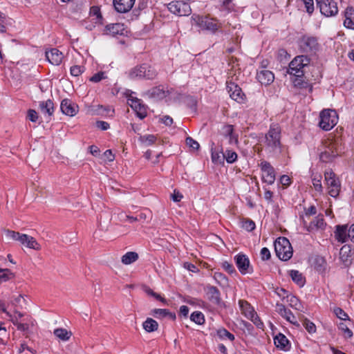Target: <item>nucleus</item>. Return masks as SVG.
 <instances>
[{"instance_id": "obj_1", "label": "nucleus", "mask_w": 354, "mask_h": 354, "mask_svg": "<svg viewBox=\"0 0 354 354\" xmlns=\"http://www.w3.org/2000/svg\"><path fill=\"white\" fill-rule=\"evenodd\" d=\"M265 150L273 156L279 154L281 151V128L278 124L270 125V129L265 135L262 141Z\"/></svg>"}, {"instance_id": "obj_2", "label": "nucleus", "mask_w": 354, "mask_h": 354, "mask_svg": "<svg viewBox=\"0 0 354 354\" xmlns=\"http://www.w3.org/2000/svg\"><path fill=\"white\" fill-rule=\"evenodd\" d=\"M310 59L306 55L296 56L289 64L288 72L297 77H301L309 67Z\"/></svg>"}, {"instance_id": "obj_3", "label": "nucleus", "mask_w": 354, "mask_h": 354, "mask_svg": "<svg viewBox=\"0 0 354 354\" xmlns=\"http://www.w3.org/2000/svg\"><path fill=\"white\" fill-rule=\"evenodd\" d=\"M157 75V72L151 66L147 64H142L132 68L128 72V77L131 80H137L145 78L147 80H153Z\"/></svg>"}, {"instance_id": "obj_4", "label": "nucleus", "mask_w": 354, "mask_h": 354, "mask_svg": "<svg viewBox=\"0 0 354 354\" xmlns=\"http://www.w3.org/2000/svg\"><path fill=\"white\" fill-rule=\"evenodd\" d=\"M274 250L277 256L282 261H288L292 256V248L289 240L285 237H279L274 242Z\"/></svg>"}, {"instance_id": "obj_5", "label": "nucleus", "mask_w": 354, "mask_h": 354, "mask_svg": "<svg viewBox=\"0 0 354 354\" xmlns=\"http://www.w3.org/2000/svg\"><path fill=\"white\" fill-rule=\"evenodd\" d=\"M319 118V125L320 128L325 131L330 130L338 122L337 113L333 109L323 110L320 113Z\"/></svg>"}, {"instance_id": "obj_6", "label": "nucleus", "mask_w": 354, "mask_h": 354, "mask_svg": "<svg viewBox=\"0 0 354 354\" xmlns=\"http://www.w3.org/2000/svg\"><path fill=\"white\" fill-rule=\"evenodd\" d=\"M192 19L195 24L203 30H207L214 33L221 28V24L214 18L197 15L192 17Z\"/></svg>"}, {"instance_id": "obj_7", "label": "nucleus", "mask_w": 354, "mask_h": 354, "mask_svg": "<svg viewBox=\"0 0 354 354\" xmlns=\"http://www.w3.org/2000/svg\"><path fill=\"white\" fill-rule=\"evenodd\" d=\"M319 150V158L322 162H330L338 156L337 144L330 140H325Z\"/></svg>"}, {"instance_id": "obj_8", "label": "nucleus", "mask_w": 354, "mask_h": 354, "mask_svg": "<svg viewBox=\"0 0 354 354\" xmlns=\"http://www.w3.org/2000/svg\"><path fill=\"white\" fill-rule=\"evenodd\" d=\"M324 178L328 194L332 197L336 198L341 189L339 180L332 170L326 171Z\"/></svg>"}, {"instance_id": "obj_9", "label": "nucleus", "mask_w": 354, "mask_h": 354, "mask_svg": "<svg viewBox=\"0 0 354 354\" xmlns=\"http://www.w3.org/2000/svg\"><path fill=\"white\" fill-rule=\"evenodd\" d=\"M300 50L306 53L314 54L319 49V44L315 37L304 35L299 41Z\"/></svg>"}, {"instance_id": "obj_10", "label": "nucleus", "mask_w": 354, "mask_h": 354, "mask_svg": "<svg viewBox=\"0 0 354 354\" xmlns=\"http://www.w3.org/2000/svg\"><path fill=\"white\" fill-rule=\"evenodd\" d=\"M169 10L178 16H187L191 13L190 6L181 1H171L168 4Z\"/></svg>"}, {"instance_id": "obj_11", "label": "nucleus", "mask_w": 354, "mask_h": 354, "mask_svg": "<svg viewBox=\"0 0 354 354\" xmlns=\"http://www.w3.org/2000/svg\"><path fill=\"white\" fill-rule=\"evenodd\" d=\"M262 171V179L263 182L268 185H272L275 180V171L273 167L270 162L263 160L259 164Z\"/></svg>"}, {"instance_id": "obj_12", "label": "nucleus", "mask_w": 354, "mask_h": 354, "mask_svg": "<svg viewBox=\"0 0 354 354\" xmlns=\"http://www.w3.org/2000/svg\"><path fill=\"white\" fill-rule=\"evenodd\" d=\"M234 261L241 274H245L252 271L250 266V260L245 254H238L234 257Z\"/></svg>"}, {"instance_id": "obj_13", "label": "nucleus", "mask_w": 354, "mask_h": 354, "mask_svg": "<svg viewBox=\"0 0 354 354\" xmlns=\"http://www.w3.org/2000/svg\"><path fill=\"white\" fill-rule=\"evenodd\" d=\"M128 104L136 112L138 116L143 119L147 115L145 106L141 102V100L130 96L128 97Z\"/></svg>"}, {"instance_id": "obj_14", "label": "nucleus", "mask_w": 354, "mask_h": 354, "mask_svg": "<svg viewBox=\"0 0 354 354\" xmlns=\"http://www.w3.org/2000/svg\"><path fill=\"white\" fill-rule=\"evenodd\" d=\"M319 8L321 13L326 17L335 16L338 12L337 3L333 0H326V2L319 6Z\"/></svg>"}, {"instance_id": "obj_15", "label": "nucleus", "mask_w": 354, "mask_h": 354, "mask_svg": "<svg viewBox=\"0 0 354 354\" xmlns=\"http://www.w3.org/2000/svg\"><path fill=\"white\" fill-rule=\"evenodd\" d=\"M227 91L230 97L239 103L244 101L245 94L243 93L242 89L234 83L230 82L227 84Z\"/></svg>"}, {"instance_id": "obj_16", "label": "nucleus", "mask_w": 354, "mask_h": 354, "mask_svg": "<svg viewBox=\"0 0 354 354\" xmlns=\"http://www.w3.org/2000/svg\"><path fill=\"white\" fill-rule=\"evenodd\" d=\"M276 311L288 322L294 325L299 326L295 316L290 310L287 309L283 304L277 303L276 305Z\"/></svg>"}, {"instance_id": "obj_17", "label": "nucleus", "mask_w": 354, "mask_h": 354, "mask_svg": "<svg viewBox=\"0 0 354 354\" xmlns=\"http://www.w3.org/2000/svg\"><path fill=\"white\" fill-rule=\"evenodd\" d=\"M169 93V91L167 90L163 86H158L152 88L147 91L145 95L155 100H159L165 98Z\"/></svg>"}, {"instance_id": "obj_18", "label": "nucleus", "mask_w": 354, "mask_h": 354, "mask_svg": "<svg viewBox=\"0 0 354 354\" xmlns=\"http://www.w3.org/2000/svg\"><path fill=\"white\" fill-rule=\"evenodd\" d=\"M46 57L47 60L55 66L59 65L64 58L62 53L57 48H52L49 51H46Z\"/></svg>"}, {"instance_id": "obj_19", "label": "nucleus", "mask_w": 354, "mask_h": 354, "mask_svg": "<svg viewBox=\"0 0 354 354\" xmlns=\"http://www.w3.org/2000/svg\"><path fill=\"white\" fill-rule=\"evenodd\" d=\"M136 0H113V6L117 12L125 13L133 6Z\"/></svg>"}, {"instance_id": "obj_20", "label": "nucleus", "mask_w": 354, "mask_h": 354, "mask_svg": "<svg viewBox=\"0 0 354 354\" xmlns=\"http://www.w3.org/2000/svg\"><path fill=\"white\" fill-rule=\"evenodd\" d=\"M257 78L261 84L269 85L273 82L274 76L272 71L261 69L257 72Z\"/></svg>"}, {"instance_id": "obj_21", "label": "nucleus", "mask_w": 354, "mask_h": 354, "mask_svg": "<svg viewBox=\"0 0 354 354\" xmlns=\"http://www.w3.org/2000/svg\"><path fill=\"white\" fill-rule=\"evenodd\" d=\"M60 109L64 114L69 116L75 115L77 111V106L68 99L62 101Z\"/></svg>"}, {"instance_id": "obj_22", "label": "nucleus", "mask_w": 354, "mask_h": 354, "mask_svg": "<svg viewBox=\"0 0 354 354\" xmlns=\"http://www.w3.org/2000/svg\"><path fill=\"white\" fill-rule=\"evenodd\" d=\"M104 33L113 37L124 35V25L120 23L109 24L105 27Z\"/></svg>"}, {"instance_id": "obj_23", "label": "nucleus", "mask_w": 354, "mask_h": 354, "mask_svg": "<svg viewBox=\"0 0 354 354\" xmlns=\"http://www.w3.org/2000/svg\"><path fill=\"white\" fill-rule=\"evenodd\" d=\"M20 243L29 248L35 250H41V245H39V243H38L36 239L32 236H30L25 234H22V239Z\"/></svg>"}, {"instance_id": "obj_24", "label": "nucleus", "mask_w": 354, "mask_h": 354, "mask_svg": "<svg viewBox=\"0 0 354 354\" xmlns=\"http://www.w3.org/2000/svg\"><path fill=\"white\" fill-rule=\"evenodd\" d=\"M348 229L347 225H337L335 231V237L337 241L345 243L348 238Z\"/></svg>"}, {"instance_id": "obj_25", "label": "nucleus", "mask_w": 354, "mask_h": 354, "mask_svg": "<svg viewBox=\"0 0 354 354\" xmlns=\"http://www.w3.org/2000/svg\"><path fill=\"white\" fill-rule=\"evenodd\" d=\"M207 295L209 301H211L213 304H218L221 302L220 297V292L217 288L214 286H207Z\"/></svg>"}, {"instance_id": "obj_26", "label": "nucleus", "mask_w": 354, "mask_h": 354, "mask_svg": "<svg viewBox=\"0 0 354 354\" xmlns=\"http://www.w3.org/2000/svg\"><path fill=\"white\" fill-rule=\"evenodd\" d=\"M39 106L42 113L47 114L49 117L53 115L54 105L50 100L40 102Z\"/></svg>"}, {"instance_id": "obj_27", "label": "nucleus", "mask_w": 354, "mask_h": 354, "mask_svg": "<svg viewBox=\"0 0 354 354\" xmlns=\"http://www.w3.org/2000/svg\"><path fill=\"white\" fill-rule=\"evenodd\" d=\"M156 318L168 317L171 320L176 319V315L167 309L156 308L152 310L151 313Z\"/></svg>"}, {"instance_id": "obj_28", "label": "nucleus", "mask_w": 354, "mask_h": 354, "mask_svg": "<svg viewBox=\"0 0 354 354\" xmlns=\"http://www.w3.org/2000/svg\"><path fill=\"white\" fill-rule=\"evenodd\" d=\"M324 220L323 216H317L315 217V219L310 223V224L307 226L308 231H314L319 229H324L325 226Z\"/></svg>"}, {"instance_id": "obj_29", "label": "nucleus", "mask_w": 354, "mask_h": 354, "mask_svg": "<svg viewBox=\"0 0 354 354\" xmlns=\"http://www.w3.org/2000/svg\"><path fill=\"white\" fill-rule=\"evenodd\" d=\"M239 305L242 314H243L248 319L252 316L253 313L255 312L250 304L245 300H239Z\"/></svg>"}, {"instance_id": "obj_30", "label": "nucleus", "mask_w": 354, "mask_h": 354, "mask_svg": "<svg viewBox=\"0 0 354 354\" xmlns=\"http://www.w3.org/2000/svg\"><path fill=\"white\" fill-rule=\"evenodd\" d=\"M290 277L292 280L296 283L299 287H302L305 284V278L302 276V274L299 272L298 270H290Z\"/></svg>"}, {"instance_id": "obj_31", "label": "nucleus", "mask_w": 354, "mask_h": 354, "mask_svg": "<svg viewBox=\"0 0 354 354\" xmlns=\"http://www.w3.org/2000/svg\"><path fill=\"white\" fill-rule=\"evenodd\" d=\"M143 328L148 333L156 330L158 328V322L152 318H147L142 324Z\"/></svg>"}, {"instance_id": "obj_32", "label": "nucleus", "mask_w": 354, "mask_h": 354, "mask_svg": "<svg viewBox=\"0 0 354 354\" xmlns=\"http://www.w3.org/2000/svg\"><path fill=\"white\" fill-rule=\"evenodd\" d=\"M233 126L230 124H227L223 127V133L225 137L229 138L230 143H232L233 141L237 142V138L233 133Z\"/></svg>"}, {"instance_id": "obj_33", "label": "nucleus", "mask_w": 354, "mask_h": 354, "mask_svg": "<svg viewBox=\"0 0 354 354\" xmlns=\"http://www.w3.org/2000/svg\"><path fill=\"white\" fill-rule=\"evenodd\" d=\"M53 333L57 337L63 341L68 340L71 336V332H68L66 329L62 328L55 329Z\"/></svg>"}, {"instance_id": "obj_34", "label": "nucleus", "mask_w": 354, "mask_h": 354, "mask_svg": "<svg viewBox=\"0 0 354 354\" xmlns=\"http://www.w3.org/2000/svg\"><path fill=\"white\" fill-rule=\"evenodd\" d=\"M138 259V255L136 252H129L122 256V262L125 265H129L135 262Z\"/></svg>"}, {"instance_id": "obj_35", "label": "nucleus", "mask_w": 354, "mask_h": 354, "mask_svg": "<svg viewBox=\"0 0 354 354\" xmlns=\"http://www.w3.org/2000/svg\"><path fill=\"white\" fill-rule=\"evenodd\" d=\"M156 136L151 134L141 136L139 138L140 143L146 147L153 145L156 142Z\"/></svg>"}, {"instance_id": "obj_36", "label": "nucleus", "mask_w": 354, "mask_h": 354, "mask_svg": "<svg viewBox=\"0 0 354 354\" xmlns=\"http://www.w3.org/2000/svg\"><path fill=\"white\" fill-rule=\"evenodd\" d=\"M274 342L276 346L281 349L286 348L288 343V340L286 337L281 333L274 337Z\"/></svg>"}, {"instance_id": "obj_37", "label": "nucleus", "mask_w": 354, "mask_h": 354, "mask_svg": "<svg viewBox=\"0 0 354 354\" xmlns=\"http://www.w3.org/2000/svg\"><path fill=\"white\" fill-rule=\"evenodd\" d=\"M212 160L214 163L221 164L223 163V149L221 151H216L212 148Z\"/></svg>"}, {"instance_id": "obj_38", "label": "nucleus", "mask_w": 354, "mask_h": 354, "mask_svg": "<svg viewBox=\"0 0 354 354\" xmlns=\"http://www.w3.org/2000/svg\"><path fill=\"white\" fill-rule=\"evenodd\" d=\"M237 153L232 150L227 149L223 152V160H226L227 163H234L237 160Z\"/></svg>"}, {"instance_id": "obj_39", "label": "nucleus", "mask_w": 354, "mask_h": 354, "mask_svg": "<svg viewBox=\"0 0 354 354\" xmlns=\"http://www.w3.org/2000/svg\"><path fill=\"white\" fill-rule=\"evenodd\" d=\"M314 266L318 272H323L326 268L325 259L322 257H317L314 261Z\"/></svg>"}, {"instance_id": "obj_40", "label": "nucleus", "mask_w": 354, "mask_h": 354, "mask_svg": "<svg viewBox=\"0 0 354 354\" xmlns=\"http://www.w3.org/2000/svg\"><path fill=\"white\" fill-rule=\"evenodd\" d=\"M287 301L289 305L296 310H301V303L297 297L294 295H287Z\"/></svg>"}, {"instance_id": "obj_41", "label": "nucleus", "mask_w": 354, "mask_h": 354, "mask_svg": "<svg viewBox=\"0 0 354 354\" xmlns=\"http://www.w3.org/2000/svg\"><path fill=\"white\" fill-rule=\"evenodd\" d=\"M15 274L8 268L2 269L1 273H0V284L2 282H6L12 278Z\"/></svg>"}, {"instance_id": "obj_42", "label": "nucleus", "mask_w": 354, "mask_h": 354, "mask_svg": "<svg viewBox=\"0 0 354 354\" xmlns=\"http://www.w3.org/2000/svg\"><path fill=\"white\" fill-rule=\"evenodd\" d=\"M190 319L192 322H195L197 324H203L205 322L204 315L201 312L195 311L194 312L191 316Z\"/></svg>"}, {"instance_id": "obj_43", "label": "nucleus", "mask_w": 354, "mask_h": 354, "mask_svg": "<svg viewBox=\"0 0 354 354\" xmlns=\"http://www.w3.org/2000/svg\"><path fill=\"white\" fill-rule=\"evenodd\" d=\"M294 83L295 86H299L300 88H308L309 92H312L313 91L312 84L308 82L301 80L300 77L297 78L295 80Z\"/></svg>"}, {"instance_id": "obj_44", "label": "nucleus", "mask_w": 354, "mask_h": 354, "mask_svg": "<svg viewBox=\"0 0 354 354\" xmlns=\"http://www.w3.org/2000/svg\"><path fill=\"white\" fill-rule=\"evenodd\" d=\"M214 279L217 281L218 284L223 286H226L228 282L226 276L221 272H215L214 274Z\"/></svg>"}, {"instance_id": "obj_45", "label": "nucleus", "mask_w": 354, "mask_h": 354, "mask_svg": "<svg viewBox=\"0 0 354 354\" xmlns=\"http://www.w3.org/2000/svg\"><path fill=\"white\" fill-rule=\"evenodd\" d=\"M241 226L248 232L254 230L256 227L254 222L250 219L243 220L241 222Z\"/></svg>"}, {"instance_id": "obj_46", "label": "nucleus", "mask_w": 354, "mask_h": 354, "mask_svg": "<svg viewBox=\"0 0 354 354\" xmlns=\"http://www.w3.org/2000/svg\"><path fill=\"white\" fill-rule=\"evenodd\" d=\"M303 325L305 327V328L308 330V333H315V331H316V326L314 324V323H313L310 320H308L307 319H304V322H303Z\"/></svg>"}, {"instance_id": "obj_47", "label": "nucleus", "mask_w": 354, "mask_h": 354, "mask_svg": "<svg viewBox=\"0 0 354 354\" xmlns=\"http://www.w3.org/2000/svg\"><path fill=\"white\" fill-rule=\"evenodd\" d=\"M218 335L222 339L227 338L231 341L234 339V335L224 328L218 330Z\"/></svg>"}, {"instance_id": "obj_48", "label": "nucleus", "mask_w": 354, "mask_h": 354, "mask_svg": "<svg viewBox=\"0 0 354 354\" xmlns=\"http://www.w3.org/2000/svg\"><path fill=\"white\" fill-rule=\"evenodd\" d=\"M6 233L7 236L12 239L13 240L19 241V242L21 241L23 234L9 230H7Z\"/></svg>"}, {"instance_id": "obj_49", "label": "nucleus", "mask_w": 354, "mask_h": 354, "mask_svg": "<svg viewBox=\"0 0 354 354\" xmlns=\"http://www.w3.org/2000/svg\"><path fill=\"white\" fill-rule=\"evenodd\" d=\"M339 328L344 331L345 337L351 338L353 336V332L344 323H340L339 324Z\"/></svg>"}, {"instance_id": "obj_50", "label": "nucleus", "mask_w": 354, "mask_h": 354, "mask_svg": "<svg viewBox=\"0 0 354 354\" xmlns=\"http://www.w3.org/2000/svg\"><path fill=\"white\" fill-rule=\"evenodd\" d=\"M35 325V320H30V323L25 322V323H19L17 324V329L22 331H26L29 329L30 326H33Z\"/></svg>"}, {"instance_id": "obj_51", "label": "nucleus", "mask_w": 354, "mask_h": 354, "mask_svg": "<svg viewBox=\"0 0 354 354\" xmlns=\"http://www.w3.org/2000/svg\"><path fill=\"white\" fill-rule=\"evenodd\" d=\"M334 313L342 320L348 319V315L340 308H335Z\"/></svg>"}, {"instance_id": "obj_52", "label": "nucleus", "mask_w": 354, "mask_h": 354, "mask_svg": "<svg viewBox=\"0 0 354 354\" xmlns=\"http://www.w3.org/2000/svg\"><path fill=\"white\" fill-rule=\"evenodd\" d=\"M186 144L188 145L190 148H192L194 150H198L200 147V145L198 142L196 140H194L191 137H187L186 138Z\"/></svg>"}, {"instance_id": "obj_53", "label": "nucleus", "mask_w": 354, "mask_h": 354, "mask_svg": "<svg viewBox=\"0 0 354 354\" xmlns=\"http://www.w3.org/2000/svg\"><path fill=\"white\" fill-rule=\"evenodd\" d=\"M250 319L258 328H261L263 326V322L260 320L257 314L254 312L252 316L248 318Z\"/></svg>"}, {"instance_id": "obj_54", "label": "nucleus", "mask_w": 354, "mask_h": 354, "mask_svg": "<svg viewBox=\"0 0 354 354\" xmlns=\"http://www.w3.org/2000/svg\"><path fill=\"white\" fill-rule=\"evenodd\" d=\"M313 185L315 188V189L317 192H322V185L321 183V177L319 176V178H313Z\"/></svg>"}, {"instance_id": "obj_55", "label": "nucleus", "mask_w": 354, "mask_h": 354, "mask_svg": "<svg viewBox=\"0 0 354 354\" xmlns=\"http://www.w3.org/2000/svg\"><path fill=\"white\" fill-rule=\"evenodd\" d=\"M305 4L306 12L312 14L314 11L313 0H302Z\"/></svg>"}, {"instance_id": "obj_56", "label": "nucleus", "mask_w": 354, "mask_h": 354, "mask_svg": "<svg viewBox=\"0 0 354 354\" xmlns=\"http://www.w3.org/2000/svg\"><path fill=\"white\" fill-rule=\"evenodd\" d=\"M83 68L80 66H73L71 68V74L73 76L77 77L82 73Z\"/></svg>"}, {"instance_id": "obj_57", "label": "nucleus", "mask_w": 354, "mask_h": 354, "mask_svg": "<svg viewBox=\"0 0 354 354\" xmlns=\"http://www.w3.org/2000/svg\"><path fill=\"white\" fill-rule=\"evenodd\" d=\"M105 78L104 73V72H99L97 73H95L93 75L91 78L90 81L93 82H99Z\"/></svg>"}, {"instance_id": "obj_58", "label": "nucleus", "mask_w": 354, "mask_h": 354, "mask_svg": "<svg viewBox=\"0 0 354 354\" xmlns=\"http://www.w3.org/2000/svg\"><path fill=\"white\" fill-rule=\"evenodd\" d=\"M28 118L33 122H35L38 119L37 113L33 109H29L28 111Z\"/></svg>"}, {"instance_id": "obj_59", "label": "nucleus", "mask_w": 354, "mask_h": 354, "mask_svg": "<svg viewBox=\"0 0 354 354\" xmlns=\"http://www.w3.org/2000/svg\"><path fill=\"white\" fill-rule=\"evenodd\" d=\"M261 257L262 260H268L270 258V252L267 248H263L261 250Z\"/></svg>"}, {"instance_id": "obj_60", "label": "nucleus", "mask_w": 354, "mask_h": 354, "mask_svg": "<svg viewBox=\"0 0 354 354\" xmlns=\"http://www.w3.org/2000/svg\"><path fill=\"white\" fill-rule=\"evenodd\" d=\"M222 266L225 271L230 274L235 271L234 266L227 261L223 262Z\"/></svg>"}, {"instance_id": "obj_61", "label": "nucleus", "mask_w": 354, "mask_h": 354, "mask_svg": "<svg viewBox=\"0 0 354 354\" xmlns=\"http://www.w3.org/2000/svg\"><path fill=\"white\" fill-rule=\"evenodd\" d=\"M119 216H120V218L121 221H123V220H129L131 222H134V221H139V218H138V216L136 217H133V216H128V215H125L124 213H120L119 214Z\"/></svg>"}, {"instance_id": "obj_62", "label": "nucleus", "mask_w": 354, "mask_h": 354, "mask_svg": "<svg viewBox=\"0 0 354 354\" xmlns=\"http://www.w3.org/2000/svg\"><path fill=\"white\" fill-rule=\"evenodd\" d=\"M96 127L102 130H107L109 129V124L104 121H97Z\"/></svg>"}, {"instance_id": "obj_63", "label": "nucleus", "mask_w": 354, "mask_h": 354, "mask_svg": "<svg viewBox=\"0 0 354 354\" xmlns=\"http://www.w3.org/2000/svg\"><path fill=\"white\" fill-rule=\"evenodd\" d=\"M344 26L347 28L354 30V22L353 21L352 19L346 18L344 21Z\"/></svg>"}, {"instance_id": "obj_64", "label": "nucleus", "mask_w": 354, "mask_h": 354, "mask_svg": "<svg viewBox=\"0 0 354 354\" xmlns=\"http://www.w3.org/2000/svg\"><path fill=\"white\" fill-rule=\"evenodd\" d=\"M348 236L351 241L354 242V223L348 228Z\"/></svg>"}]
</instances>
